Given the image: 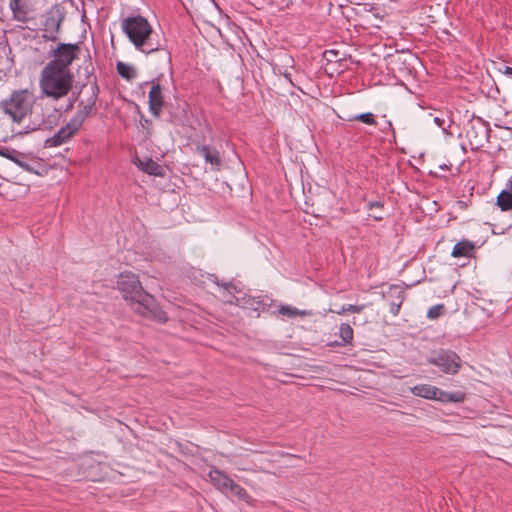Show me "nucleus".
<instances>
[{
	"label": "nucleus",
	"mask_w": 512,
	"mask_h": 512,
	"mask_svg": "<svg viewBox=\"0 0 512 512\" xmlns=\"http://www.w3.org/2000/svg\"><path fill=\"white\" fill-rule=\"evenodd\" d=\"M117 288L138 314L160 323L167 321L166 312L159 307L151 294L144 291L137 275L131 272L120 273Z\"/></svg>",
	"instance_id": "obj_1"
},
{
	"label": "nucleus",
	"mask_w": 512,
	"mask_h": 512,
	"mask_svg": "<svg viewBox=\"0 0 512 512\" xmlns=\"http://www.w3.org/2000/svg\"><path fill=\"white\" fill-rule=\"evenodd\" d=\"M123 32L135 48L145 54L161 51L167 63L171 62L170 53L161 49V43L155 39L152 26L143 16H131L121 22Z\"/></svg>",
	"instance_id": "obj_2"
},
{
	"label": "nucleus",
	"mask_w": 512,
	"mask_h": 512,
	"mask_svg": "<svg viewBox=\"0 0 512 512\" xmlns=\"http://www.w3.org/2000/svg\"><path fill=\"white\" fill-rule=\"evenodd\" d=\"M73 81L74 75L71 71L46 65L40 73L39 88L42 95L53 100H59L70 92Z\"/></svg>",
	"instance_id": "obj_3"
},
{
	"label": "nucleus",
	"mask_w": 512,
	"mask_h": 512,
	"mask_svg": "<svg viewBox=\"0 0 512 512\" xmlns=\"http://www.w3.org/2000/svg\"><path fill=\"white\" fill-rule=\"evenodd\" d=\"M32 104L33 94L26 89L12 92L10 97L2 103L5 113L17 122H20L31 111Z\"/></svg>",
	"instance_id": "obj_4"
},
{
	"label": "nucleus",
	"mask_w": 512,
	"mask_h": 512,
	"mask_svg": "<svg viewBox=\"0 0 512 512\" xmlns=\"http://www.w3.org/2000/svg\"><path fill=\"white\" fill-rule=\"evenodd\" d=\"M414 396L428 400H436L442 403H458L465 398L463 392H447L431 384H418L410 388Z\"/></svg>",
	"instance_id": "obj_5"
},
{
	"label": "nucleus",
	"mask_w": 512,
	"mask_h": 512,
	"mask_svg": "<svg viewBox=\"0 0 512 512\" xmlns=\"http://www.w3.org/2000/svg\"><path fill=\"white\" fill-rule=\"evenodd\" d=\"M0 156L9 159L29 173L40 175V170L43 168L39 158L9 147H0Z\"/></svg>",
	"instance_id": "obj_6"
},
{
	"label": "nucleus",
	"mask_w": 512,
	"mask_h": 512,
	"mask_svg": "<svg viewBox=\"0 0 512 512\" xmlns=\"http://www.w3.org/2000/svg\"><path fill=\"white\" fill-rule=\"evenodd\" d=\"M78 44L61 43L52 51L53 59L47 64L56 69L71 71L70 65L78 58Z\"/></svg>",
	"instance_id": "obj_7"
},
{
	"label": "nucleus",
	"mask_w": 512,
	"mask_h": 512,
	"mask_svg": "<svg viewBox=\"0 0 512 512\" xmlns=\"http://www.w3.org/2000/svg\"><path fill=\"white\" fill-rule=\"evenodd\" d=\"M428 363L437 366L443 373L455 375L461 367L460 357L453 351L440 350L428 358Z\"/></svg>",
	"instance_id": "obj_8"
},
{
	"label": "nucleus",
	"mask_w": 512,
	"mask_h": 512,
	"mask_svg": "<svg viewBox=\"0 0 512 512\" xmlns=\"http://www.w3.org/2000/svg\"><path fill=\"white\" fill-rule=\"evenodd\" d=\"M80 128L79 120H73L71 118L65 126L61 127L53 136L46 139L45 147H58L67 143L79 132Z\"/></svg>",
	"instance_id": "obj_9"
},
{
	"label": "nucleus",
	"mask_w": 512,
	"mask_h": 512,
	"mask_svg": "<svg viewBox=\"0 0 512 512\" xmlns=\"http://www.w3.org/2000/svg\"><path fill=\"white\" fill-rule=\"evenodd\" d=\"M63 19L64 15L58 9L49 11L43 22L42 37L49 41L57 40Z\"/></svg>",
	"instance_id": "obj_10"
},
{
	"label": "nucleus",
	"mask_w": 512,
	"mask_h": 512,
	"mask_svg": "<svg viewBox=\"0 0 512 512\" xmlns=\"http://www.w3.org/2000/svg\"><path fill=\"white\" fill-rule=\"evenodd\" d=\"M149 110L155 117H159L162 112L164 96L162 87L158 82H153L148 94Z\"/></svg>",
	"instance_id": "obj_11"
},
{
	"label": "nucleus",
	"mask_w": 512,
	"mask_h": 512,
	"mask_svg": "<svg viewBox=\"0 0 512 512\" xmlns=\"http://www.w3.org/2000/svg\"><path fill=\"white\" fill-rule=\"evenodd\" d=\"M91 93L89 98L87 99L86 103L83 101L80 102V109L77 111V113L72 117L73 120H79V125L82 127L84 120L86 117L92 112L96 99H97V93L98 88L96 85H92L90 87Z\"/></svg>",
	"instance_id": "obj_12"
},
{
	"label": "nucleus",
	"mask_w": 512,
	"mask_h": 512,
	"mask_svg": "<svg viewBox=\"0 0 512 512\" xmlns=\"http://www.w3.org/2000/svg\"><path fill=\"white\" fill-rule=\"evenodd\" d=\"M208 477L213 486L225 495L233 484V480L218 469H213L208 473Z\"/></svg>",
	"instance_id": "obj_13"
},
{
	"label": "nucleus",
	"mask_w": 512,
	"mask_h": 512,
	"mask_svg": "<svg viewBox=\"0 0 512 512\" xmlns=\"http://www.w3.org/2000/svg\"><path fill=\"white\" fill-rule=\"evenodd\" d=\"M136 165L139 169L154 176H162L163 168L151 158L137 159Z\"/></svg>",
	"instance_id": "obj_14"
},
{
	"label": "nucleus",
	"mask_w": 512,
	"mask_h": 512,
	"mask_svg": "<svg viewBox=\"0 0 512 512\" xmlns=\"http://www.w3.org/2000/svg\"><path fill=\"white\" fill-rule=\"evenodd\" d=\"M9 5L15 19L18 21L27 20L28 13L30 12L28 0H10Z\"/></svg>",
	"instance_id": "obj_15"
},
{
	"label": "nucleus",
	"mask_w": 512,
	"mask_h": 512,
	"mask_svg": "<svg viewBox=\"0 0 512 512\" xmlns=\"http://www.w3.org/2000/svg\"><path fill=\"white\" fill-rule=\"evenodd\" d=\"M198 153L205 159L207 163H210L212 166L219 167L221 164L219 153L216 149L211 148L210 146H199L197 147Z\"/></svg>",
	"instance_id": "obj_16"
},
{
	"label": "nucleus",
	"mask_w": 512,
	"mask_h": 512,
	"mask_svg": "<svg viewBox=\"0 0 512 512\" xmlns=\"http://www.w3.org/2000/svg\"><path fill=\"white\" fill-rule=\"evenodd\" d=\"M474 251V244L467 240L456 243L451 255L453 257H469Z\"/></svg>",
	"instance_id": "obj_17"
},
{
	"label": "nucleus",
	"mask_w": 512,
	"mask_h": 512,
	"mask_svg": "<svg viewBox=\"0 0 512 512\" xmlns=\"http://www.w3.org/2000/svg\"><path fill=\"white\" fill-rule=\"evenodd\" d=\"M234 293H240V291L237 290L236 286L231 283H226L223 285V299L231 304L240 305L243 302L241 299L234 295Z\"/></svg>",
	"instance_id": "obj_18"
},
{
	"label": "nucleus",
	"mask_w": 512,
	"mask_h": 512,
	"mask_svg": "<svg viewBox=\"0 0 512 512\" xmlns=\"http://www.w3.org/2000/svg\"><path fill=\"white\" fill-rule=\"evenodd\" d=\"M227 496L235 497L238 500H242L246 503H251L253 501L252 497L247 493V491L235 482H233L232 486L230 487Z\"/></svg>",
	"instance_id": "obj_19"
},
{
	"label": "nucleus",
	"mask_w": 512,
	"mask_h": 512,
	"mask_svg": "<svg viewBox=\"0 0 512 512\" xmlns=\"http://www.w3.org/2000/svg\"><path fill=\"white\" fill-rule=\"evenodd\" d=\"M117 72L121 77H123L126 80H132L137 76L136 68L124 62L117 63Z\"/></svg>",
	"instance_id": "obj_20"
},
{
	"label": "nucleus",
	"mask_w": 512,
	"mask_h": 512,
	"mask_svg": "<svg viewBox=\"0 0 512 512\" xmlns=\"http://www.w3.org/2000/svg\"><path fill=\"white\" fill-rule=\"evenodd\" d=\"M497 205L502 211L512 209V193L505 190L501 191L497 197Z\"/></svg>",
	"instance_id": "obj_21"
},
{
	"label": "nucleus",
	"mask_w": 512,
	"mask_h": 512,
	"mask_svg": "<svg viewBox=\"0 0 512 512\" xmlns=\"http://www.w3.org/2000/svg\"><path fill=\"white\" fill-rule=\"evenodd\" d=\"M433 122L437 125L446 135H452L448 128L451 126L452 120L446 114H442L441 116H435L433 118Z\"/></svg>",
	"instance_id": "obj_22"
},
{
	"label": "nucleus",
	"mask_w": 512,
	"mask_h": 512,
	"mask_svg": "<svg viewBox=\"0 0 512 512\" xmlns=\"http://www.w3.org/2000/svg\"><path fill=\"white\" fill-rule=\"evenodd\" d=\"M279 313L288 316V317H296V316H305L308 315V312L305 310H299L289 305H283L279 309Z\"/></svg>",
	"instance_id": "obj_23"
},
{
	"label": "nucleus",
	"mask_w": 512,
	"mask_h": 512,
	"mask_svg": "<svg viewBox=\"0 0 512 512\" xmlns=\"http://www.w3.org/2000/svg\"><path fill=\"white\" fill-rule=\"evenodd\" d=\"M339 336L344 344H349L353 339V329L349 324L342 323L339 327Z\"/></svg>",
	"instance_id": "obj_24"
},
{
	"label": "nucleus",
	"mask_w": 512,
	"mask_h": 512,
	"mask_svg": "<svg viewBox=\"0 0 512 512\" xmlns=\"http://www.w3.org/2000/svg\"><path fill=\"white\" fill-rule=\"evenodd\" d=\"M347 120L348 121L359 120L367 125H376L377 124L375 121L374 115L370 112L351 116Z\"/></svg>",
	"instance_id": "obj_25"
},
{
	"label": "nucleus",
	"mask_w": 512,
	"mask_h": 512,
	"mask_svg": "<svg viewBox=\"0 0 512 512\" xmlns=\"http://www.w3.org/2000/svg\"><path fill=\"white\" fill-rule=\"evenodd\" d=\"M445 307L443 304H437L430 307L427 311V318L431 320H435L443 315Z\"/></svg>",
	"instance_id": "obj_26"
},
{
	"label": "nucleus",
	"mask_w": 512,
	"mask_h": 512,
	"mask_svg": "<svg viewBox=\"0 0 512 512\" xmlns=\"http://www.w3.org/2000/svg\"><path fill=\"white\" fill-rule=\"evenodd\" d=\"M364 308H365V305L347 304V305H343L340 310H333V312H335L339 315L344 314L346 312L360 313L363 311Z\"/></svg>",
	"instance_id": "obj_27"
},
{
	"label": "nucleus",
	"mask_w": 512,
	"mask_h": 512,
	"mask_svg": "<svg viewBox=\"0 0 512 512\" xmlns=\"http://www.w3.org/2000/svg\"><path fill=\"white\" fill-rule=\"evenodd\" d=\"M368 12L376 19L382 20L384 17V10L377 6H371Z\"/></svg>",
	"instance_id": "obj_28"
},
{
	"label": "nucleus",
	"mask_w": 512,
	"mask_h": 512,
	"mask_svg": "<svg viewBox=\"0 0 512 512\" xmlns=\"http://www.w3.org/2000/svg\"><path fill=\"white\" fill-rule=\"evenodd\" d=\"M382 207V203L379 202V201H371L368 203V208L369 209H373V208H380Z\"/></svg>",
	"instance_id": "obj_29"
},
{
	"label": "nucleus",
	"mask_w": 512,
	"mask_h": 512,
	"mask_svg": "<svg viewBox=\"0 0 512 512\" xmlns=\"http://www.w3.org/2000/svg\"><path fill=\"white\" fill-rule=\"evenodd\" d=\"M503 74H505L506 76L508 77H511L512 78V68L511 67H508V66H505L504 67V70H502Z\"/></svg>",
	"instance_id": "obj_30"
},
{
	"label": "nucleus",
	"mask_w": 512,
	"mask_h": 512,
	"mask_svg": "<svg viewBox=\"0 0 512 512\" xmlns=\"http://www.w3.org/2000/svg\"><path fill=\"white\" fill-rule=\"evenodd\" d=\"M400 303L399 304H392L391 305V312L396 315L398 312H399V309H400Z\"/></svg>",
	"instance_id": "obj_31"
},
{
	"label": "nucleus",
	"mask_w": 512,
	"mask_h": 512,
	"mask_svg": "<svg viewBox=\"0 0 512 512\" xmlns=\"http://www.w3.org/2000/svg\"><path fill=\"white\" fill-rule=\"evenodd\" d=\"M329 55H334V56H336V55H337V52H336V51H334V50H329V51H326V52H325V56H326L327 60H328V61H331L332 59L329 57Z\"/></svg>",
	"instance_id": "obj_32"
},
{
	"label": "nucleus",
	"mask_w": 512,
	"mask_h": 512,
	"mask_svg": "<svg viewBox=\"0 0 512 512\" xmlns=\"http://www.w3.org/2000/svg\"><path fill=\"white\" fill-rule=\"evenodd\" d=\"M373 218L377 221L379 220H382L383 219V216L382 215H373Z\"/></svg>",
	"instance_id": "obj_33"
}]
</instances>
